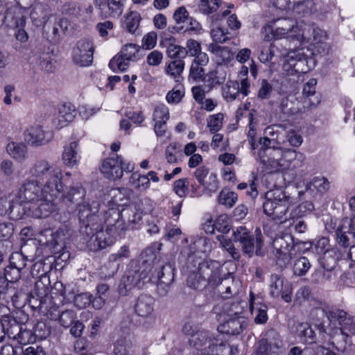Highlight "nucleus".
<instances>
[{
  "label": "nucleus",
  "instance_id": "1",
  "mask_svg": "<svg viewBox=\"0 0 355 355\" xmlns=\"http://www.w3.org/2000/svg\"><path fill=\"white\" fill-rule=\"evenodd\" d=\"M187 284L195 290H201L207 285L218 288L224 298H230L239 293V282L235 280L232 273L222 275L220 263L216 261L200 262L196 270L191 271Z\"/></svg>",
  "mask_w": 355,
  "mask_h": 355
},
{
  "label": "nucleus",
  "instance_id": "2",
  "mask_svg": "<svg viewBox=\"0 0 355 355\" xmlns=\"http://www.w3.org/2000/svg\"><path fill=\"white\" fill-rule=\"evenodd\" d=\"M325 316L329 325L338 328L343 335L348 336L350 334H355V322L347 311L335 306H330L324 301L315 302L310 311L309 319L322 332L326 331L325 326L322 322Z\"/></svg>",
  "mask_w": 355,
  "mask_h": 355
},
{
  "label": "nucleus",
  "instance_id": "3",
  "mask_svg": "<svg viewBox=\"0 0 355 355\" xmlns=\"http://www.w3.org/2000/svg\"><path fill=\"white\" fill-rule=\"evenodd\" d=\"M64 185L62 182L58 184L56 192L46 193L38 199L34 203L32 214L37 218H47L57 210V205L55 200L61 194V200L64 202L70 204L78 202L85 196V191L80 183L73 184L67 191H64Z\"/></svg>",
  "mask_w": 355,
  "mask_h": 355
},
{
  "label": "nucleus",
  "instance_id": "4",
  "mask_svg": "<svg viewBox=\"0 0 355 355\" xmlns=\"http://www.w3.org/2000/svg\"><path fill=\"white\" fill-rule=\"evenodd\" d=\"M49 180L41 183L38 180L31 178H26L20 186L17 196L19 203H34L46 193L53 195L56 192L58 184L60 182V173L55 170Z\"/></svg>",
  "mask_w": 355,
  "mask_h": 355
},
{
  "label": "nucleus",
  "instance_id": "5",
  "mask_svg": "<svg viewBox=\"0 0 355 355\" xmlns=\"http://www.w3.org/2000/svg\"><path fill=\"white\" fill-rule=\"evenodd\" d=\"M183 331L189 335V345L198 351L196 355H203L208 352L220 351L225 347L227 343L223 342L222 335L218 334L216 337L211 338L209 334L205 330L195 331L189 324H185L183 327Z\"/></svg>",
  "mask_w": 355,
  "mask_h": 355
},
{
  "label": "nucleus",
  "instance_id": "6",
  "mask_svg": "<svg viewBox=\"0 0 355 355\" xmlns=\"http://www.w3.org/2000/svg\"><path fill=\"white\" fill-rule=\"evenodd\" d=\"M128 269L122 276L118 286V292L121 296H126L135 287L140 288L148 277L151 272V263L148 261H141L134 268Z\"/></svg>",
  "mask_w": 355,
  "mask_h": 355
},
{
  "label": "nucleus",
  "instance_id": "7",
  "mask_svg": "<svg viewBox=\"0 0 355 355\" xmlns=\"http://www.w3.org/2000/svg\"><path fill=\"white\" fill-rule=\"evenodd\" d=\"M289 205V197L279 189L270 190L265 193L263 211L274 220L282 218L288 211Z\"/></svg>",
  "mask_w": 355,
  "mask_h": 355
},
{
  "label": "nucleus",
  "instance_id": "8",
  "mask_svg": "<svg viewBox=\"0 0 355 355\" xmlns=\"http://www.w3.org/2000/svg\"><path fill=\"white\" fill-rule=\"evenodd\" d=\"M290 18H278L269 21L262 27L261 33L264 41L279 40L286 36L292 37L296 33L297 26Z\"/></svg>",
  "mask_w": 355,
  "mask_h": 355
},
{
  "label": "nucleus",
  "instance_id": "9",
  "mask_svg": "<svg viewBox=\"0 0 355 355\" xmlns=\"http://www.w3.org/2000/svg\"><path fill=\"white\" fill-rule=\"evenodd\" d=\"M155 256L153 252L150 254L148 259H143V261H148L153 267L149 277L146 280L157 282L158 289H163L162 294L165 295L174 280V267L170 263L162 265L159 261L155 262Z\"/></svg>",
  "mask_w": 355,
  "mask_h": 355
},
{
  "label": "nucleus",
  "instance_id": "10",
  "mask_svg": "<svg viewBox=\"0 0 355 355\" xmlns=\"http://www.w3.org/2000/svg\"><path fill=\"white\" fill-rule=\"evenodd\" d=\"M298 245L294 243L291 234L285 233L277 236L272 242L277 263L281 268L286 267L290 261L297 255Z\"/></svg>",
  "mask_w": 355,
  "mask_h": 355
},
{
  "label": "nucleus",
  "instance_id": "11",
  "mask_svg": "<svg viewBox=\"0 0 355 355\" xmlns=\"http://www.w3.org/2000/svg\"><path fill=\"white\" fill-rule=\"evenodd\" d=\"M98 209L99 203L97 202H93L91 205L87 202L78 205L80 232L83 236H89L93 232L94 226L96 225V229L101 226V224H98L99 218L96 215Z\"/></svg>",
  "mask_w": 355,
  "mask_h": 355
},
{
  "label": "nucleus",
  "instance_id": "12",
  "mask_svg": "<svg viewBox=\"0 0 355 355\" xmlns=\"http://www.w3.org/2000/svg\"><path fill=\"white\" fill-rule=\"evenodd\" d=\"M274 159L281 170H295L302 166L304 155L295 150L276 148L274 150Z\"/></svg>",
  "mask_w": 355,
  "mask_h": 355
},
{
  "label": "nucleus",
  "instance_id": "13",
  "mask_svg": "<svg viewBox=\"0 0 355 355\" xmlns=\"http://www.w3.org/2000/svg\"><path fill=\"white\" fill-rule=\"evenodd\" d=\"M94 45L92 41L83 38L77 42L73 49V60L81 67L89 66L93 61Z\"/></svg>",
  "mask_w": 355,
  "mask_h": 355
},
{
  "label": "nucleus",
  "instance_id": "14",
  "mask_svg": "<svg viewBox=\"0 0 355 355\" xmlns=\"http://www.w3.org/2000/svg\"><path fill=\"white\" fill-rule=\"evenodd\" d=\"M101 226L96 229L94 226L93 232L89 236H84L85 240L87 242V247L92 251H98L105 249L113 243L112 237L109 230H103V223H99Z\"/></svg>",
  "mask_w": 355,
  "mask_h": 355
},
{
  "label": "nucleus",
  "instance_id": "15",
  "mask_svg": "<svg viewBox=\"0 0 355 355\" xmlns=\"http://www.w3.org/2000/svg\"><path fill=\"white\" fill-rule=\"evenodd\" d=\"M306 58L302 49H297L288 52L283 69L290 75L294 73H303L307 71Z\"/></svg>",
  "mask_w": 355,
  "mask_h": 355
},
{
  "label": "nucleus",
  "instance_id": "16",
  "mask_svg": "<svg viewBox=\"0 0 355 355\" xmlns=\"http://www.w3.org/2000/svg\"><path fill=\"white\" fill-rule=\"evenodd\" d=\"M126 0H94L95 8L104 18L119 17L123 12Z\"/></svg>",
  "mask_w": 355,
  "mask_h": 355
},
{
  "label": "nucleus",
  "instance_id": "17",
  "mask_svg": "<svg viewBox=\"0 0 355 355\" xmlns=\"http://www.w3.org/2000/svg\"><path fill=\"white\" fill-rule=\"evenodd\" d=\"M59 170L60 173V182H62L63 174L60 167H55L51 163L44 159H39L35 160L28 169V174L31 178L40 180L44 179L49 180L53 175V171Z\"/></svg>",
  "mask_w": 355,
  "mask_h": 355
},
{
  "label": "nucleus",
  "instance_id": "18",
  "mask_svg": "<svg viewBox=\"0 0 355 355\" xmlns=\"http://www.w3.org/2000/svg\"><path fill=\"white\" fill-rule=\"evenodd\" d=\"M143 216L142 210L136 205H129L122 209L123 226L121 230L136 229L139 227Z\"/></svg>",
  "mask_w": 355,
  "mask_h": 355
},
{
  "label": "nucleus",
  "instance_id": "19",
  "mask_svg": "<svg viewBox=\"0 0 355 355\" xmlns=\"http://www.w3.org/2000/svg\"><path fill=\"white\" fill-rule=\"evenodd\" d=\"M26 24L23 13L18 8L6 9L0 5V28L6 24L8 27H21Z\"/></svg>",
  "mask_w": 355,
  "mask_h": 355
},
{
  "label": "nucleus",
  "instance_id": "20",
  "mask_svg": "<svg viewBox=\"0 0 355 355\" xmlns=\"http://www.w3.org/2000/svg\"><path fill=\"white\" fill-rule=\"evenodd\" d=\"M246 325V319L236 313L228 315V318L218 327V330L222 334L238 335Z\"/></svg>",
  "mask_w": 355,
  "mask_h": 355
},
{
  "label": "nucleus",
  "instance_id": "21",
  "mask_svg": "<svg viewBox=\"0 0 355 355\" xmlns=\"http://www.w3.org/2000/svg\"><path fill=\"white\" fill-rule=\"evenodd\" d=\"M270 295L273 298L281 296L285 302L292 300V289L289 285H284V280L278 275L270 276Z\"/></svg>",
  "mask_w": 355,
  "mask_h": 355
},
{
  "label": "nucleus",
  "instance_id": "22",
  "mask_svg": "<svg viewBox=\"0 0 355 355\" xmlns=\"http://www.w3.org/2000/svg\"><path fill=\"white\" fill-rule=\"evenodd\" d=\"M101 171L104 177L110 180H119L122 178L120 156L114 155L104 159L102 162Z\"/></svg>",
  "mask_w": 355,
  "mask_h": 355
},
{
  "label": "nucleus",
  "instance_id": "23",
  "mask_svg": "<svg viewBox=\"0 0 355 355\" xmlns=\"http://www.w3.org/2000/svg\"><path fill=\"white\" fill-rule=\"evenodd\" d=\"M262 301V299L257 297L254 293H250L249 308L251 313L254 315L256 324H264L268 320V306Z\"/></svg>",
  "mask_w": 355,
  "mask_h": 355
},
{
  "label": "nucleus",
  "instance_id": "24",
  "mask_svg": "<svg viewBox=\"0 0 355 355\" xmlns=\"http://www.w3.org/2000/svg\"><path fill=\"white\" fill-rule=\"evenodd\" d=\"M103 217V221H102V219H99L98 223H102L103 227L104 225L106 226L109 231H112L113 229L119 232L122 231V210L120 211L117 208H110L105 211Z\"/></svg>",
  "mask_w": 355,
  "mask_h": 355
},
{
  "label": "nucleus",
  "instance_id": "25",
  "mask_svg": "<svg viewBox=\"0 0 355 355\" xmlns=\"http://www.w3.org/2000/svg\"><path fill=\"white\" fill-rule=\"evenodd\" d=\"M76 116V108L70 103L62 105L58 109V114L53 119V125L58 129L67 126L71 122Z\"/></svg>",
  "mask_w": 355,
  "mask_h": 355
},
{
  "label": "nucleus",
  "instance_id": "26",
  "mask_svg": "<svg viewBox=\"0 0 355 355\" xmlns=\"http://www.w3.org/2000/svg\"><path fill=\"white\" fill-rule=\"evenodd\" d=\"M25 140L31 146H41L49 142V139L40 125H33L25 132Z\"/></svg>",
  "mask_w": 355,
  "mask_h": 355
},
{
  "label": "nucleus",
  "instance_id": "27",
  "mask_svg": "<svg viewBox=\"0 0 355 355\" xmlns=\"http://www.w3.org/2000/svg\"><path fill=\"white\" fill-rule=\"evenodd\" d=\"M209 174V169L206 166L198 167L193 173L194 177L198 183L204 186L210 191L215 192L218 188V180L216 174L211 173L209 176V182H206L205 179Z\"/></svg>",
  "mask_w": 355,
  "mask_h": 355
},
{
  "label": "nucleus",
  "instance_id": "28",
  "mask_svg": "<svg viewBox=\"0 0 355 355\" xmlns=\"http://www.w3.org/2000/svg\"><path fill=\"white\" fill-rule=\"evenodd\" d=\"M141 21L140 13L136 10L130 11L124 15L121 21L123 30L128 33L135 34L139 27Z\"/></svg>",
  "mask_w": 355,
  "mask_h": 355
},
{
  "label": "nucleus",
  "instance_id": "29",
  "mask_svg": "<svg viewBox=\"0 0 355 355\" xmlns=\"http://www.w3.org/2000/svg\"><path fill=\"white\" fill-rule=\"evenodd\" d=\"M154 298L148 295H140L135 304V311L141 317L149 316L154 310Z\"/></svg>",
  "mask_w": 355,
  "mask_h": 355
},
{
  "label": "nucleus",
  "instance_id": "30",
  "mask_svg": "<svg viewBox=\"0 0 355 355\" xmlns=\"http://www.w3.org/2000/svg\"><path fill=\"white\" fill-rule=\"evenodd\" d=\"M80 159L78 144L76 141H71L64 147L62 160L66 166L73 167L78 164Z\"/></svg>",
  "mask_w": 355,
  "mask_h": 355
},
{
  "label": "nucleus",
  "instance_id": "31",
  "mask_svg": "<svg viewBox=\"0 0 355 355\" xmlns=\"http://www.w3.org/2000/svg\"><path fill=\"white\" fill-rule=\"evenodd\" d=\"M208 49L215 55L218 64H227L234 58V53L228 47L211 43Z\"/></svg>",
  "mask_w": 355,
  "mask_h": 355
},
{
  "label": "nucleus",
  "instance_id": "32",
  "mask_svg": "<svg viewBox=\"0 0 355 355\" xmlns=\"http://www.w3.org/2000/svg\"><path fill=\"white\" fill-rule=\"evenodd\" d=\"M54 21L51 23V21H46L44 25V31L47 35V37L51 41H56L60 38V31H64L67 26L63 27V23L64 22V19L57 20L54 17Z\"/></svg>",
  "mask_w": 355,
  "mask_h": 355
},
{
  "label": "nucleus",
  "instance_id": "33",
  "mask_svg": "<svg viewBox=\"0 0 355 355\" xmlns=\"http://www.w3.org/2000/svg\"><path fill=\"white\" fill-rule=\"evenodd\" d=\"M31 18L37 26H43L50 19L48 6L44 3H36L31 12Z\"/></svg>",
  "mask_w": 355,
  "mask_h": 355
},
{
  "label": "nucleus",
  "instance_id": "34",
  "mask_svg": "<svg viewBox=\"0 0 355 355\" xmlns=\"http://www.w3.org/2000/svg\"><path fill=\"white\" fill-rule=\"evenodd\" d=\"M279 107L282 113L286 115H294L300 112V103L293 96H284L280 102Z\"/></svg>",
  "mask_w": 355,
  "mask_h": 355
},
{
  "label": "nucleus",
  "instance_id": "35",
  "mask_svg": "<svg viewBox=\"0 0 355 355\" xmlns=\"http://www.w3.org/2000/svg\"><path fill=\"white\" fill-rule=\"evenodd\" d=\"M322 33L321 30L318 28L314 27L313 25H304V27L301 29L296 30V33H294L291 35L292 37H296L297 40L301 38L304 41H310L313 39V40L316 41L318 35L320 33Z\"/></svg>",
  "mask_w": 355,
  "mask_h": 355
},
{
  "label": "nucleus",
  "instance_id": "36",
  "mask_svg": "<svg viewBox=\"0 0 355 355\" xmlns=\"http://www.w3.org/2000/svg\"><path fill=\"white\" fill-rule=\"evenodd\" d=\"M8 153L19 162H24L27 157V147L21 143L10 142L6 146Z\"/></svg>",
  "mask_w": 355,
  "mask_h": 355
},
{
  "label": "nucleus",
  "instance_id": "37",
  "mask_svg": "<svg viewBox=\"0 0 355 355\" xmlns=\"http://www.w3.org/2000/svg\"><path fill=\"white\" fill-rule=\"evenodd\" d=\"M135 346L125 338H119L114 345V354L115 355H132Z\"/></svg>",
  "mask_w": 355,
  "mask_h": 355
},
{
  "label": "nucleus",
  "instance_id": "38",
  "mask_svg": "<svg viewBox=\"0 0 355 355\" xmlns=\"http://www.w3.org/2000/svg\"><path fill=\"white\" fill-rule=\"evenodd\" d=\"M330 183L326 178L315 177L306 185V189L311 191H315L320 194L325 193L329 189Z\"/></svg>",
  "mask_w": 355,
  "mask_h": 355
},
{
  "label": "nucleus",
  "instance_id": "39",
  "mask_svg": "<svg viewBox=\"0 0 355 355\" xmlns=\"http://www.w3.org/2000/svg\"><path fill=\"white\" fill-rule=\"evenodd\" d=\"M205 87L211 90L216 85L223 84L225 81V75L216 71H212L206 74L203 78Z\"/></svg>",
  "mask_w": 355,
  "mask_h": 355
},
{
  "label": "nucleus",
  "instance_id": "40",
  "mask_svg": "<svg viewBox=\"0 0 355 355\" xmlns=\"http://www.w3.org/2000/svg\"><path fill=\"white\" fill-rule=\"evenodd\" d=\"M9 336H12L14 339L17 340L21 344L26 345L31 340V331L23 329L18 324H15L11 327Z\"/></svg>",
  "mask_w": 355,
  "mask_h": 355
},
{
  "label": "nucleus",
  "instance_id": "41",
  "mask_svg": "<svg viewBox=\"0 0 355 355\" xmlns=\"http://www.w3.org/2000/svg\"><path fill=\"white\" fill-rule=\"evenodd\" d=\"M313 5L311 0H293L291 10L296 15H306L312 12Z\"/></svg>",
  "mask_w": 355,
  "mask_h": 355
},
{
  "label": "nucleus",
  "instance_id": "42",
  "mask_svg": "<svg viewBox=\"0 0 355 355\" xmlns=\"http://www.w3.org/2000/svg\"><path fill=\"white\" fill-rule=\"evenodd\" d=\"M237 200V193L230 191L227 189H222L218 196V203L227 208H232L236 204Z\"/></svg>",
  "mask_w": 355,
  "mask_h": 355
},
{
  "label": "nucleus",
  "instance_id": "43",
  "mask_svg": "<svg viewBox=\"0 0 355 355\" xmlns=\"http://www.w3.org/2000/svg\"><path fill=\"white\" fill-rule=\"evenodd\" d=\"M239 94V84L237 81L227 82L222 91L223 98L228 102L234 101Z\"/></svg>",
  "mask_w": 355,
  "mask_h": 355
},
{
  "label": "nucleus",
  "instance_id": "44",
  "mask_svg": "<svg viewBox=\"0 0 355 355\" xmlns=\"http://www.w3.org/2000/svg\"><path fill=\"white\" fill-rule=\"evenodd\" d=\"M297 333L300 339L306 343H313L315 341V334L308 323H301L297 328Z\"/></svg>",
  "mask_w": 355,
  "mask_h": 355
},
{
  "label": "nucleus",
  "instance_id": "45",
  "mask_svg": "<svg viewBox=\"0 0 355 355\" xmlns=\"http://www.w3.org/2000/svg\"><path fill=\"white\" fill-rule=\"evenodd\" d=\"M129 182L135 188L140 191H145L150 187V180L148 176L141 175L139 173H132Z\"/></svg>",
  "mask_w": 355,
  "mask_h": 355
},
{
  "label": "nucleus",
  "instance_id": "46",
  "mask_svg": "<svg viewBox=\"0 0 355 355\" xmlns=\"http://www.w3.org/2000/svg\"><path fill=\"white\" fill-rule=\"evenodd\" d=\"M69 236L70 229L67 225H62L58 230L53 231L54 249L58 245L62 248Z\"/></svg>",
  "mask_w": 355,
  "mask_h": 355
},
{
  "label": "nucleus",
  "instance_id": "47",
  "mask_svg": "<svg viewBox=\"0 0 355 355\" xmlns=\"http://www.w3.org/2000/svg\"><path fill=\"white\" fill-rule=\"evenodd\" d=\"M140 46L135 44H128L124 45L120 53L123 55V57L125 58L126 60L130 61H137L139 60V51Z\"/></svg>",
  "mask_w": 355,
  "mask_h": 355
},
{
  "label": "nucleus",
  "instance_id": "48",
  "mask_svg": "<svg viewBox=\"0 0 355 355\" xmlns=\"http://www.w3.org/2000/svg\"><path fill=\"white\" fill-rule=\"evenodd\" d=\"M319 262L322 268L336 269L337 265L336 251L334 250L326 251L319 258Z\"/></svg>",
  "mask_w": 355,
  "mask_h": 355
},
{
  "label": "nucleus",
  "instance_id": "49",
  "mask_svg": "<svg viewBox=\"0 0 355 355\" xmlns=\"http://www.w3.org/2000/svg\"><path fill=\"white\" fill-rule=\"evenodd\" d=\"M223 3L221 0H200L198 8L202 13L209 15L216 12Z\"/></svg>",
  "mask_w": 355,
  "mask_h": 355
},
{
  "label": "nucleus",
  "instance_id": "50",
  "mask_svg": "<svg viewBox=\"0 0 355 355\" xmlns=\"http://www.w3.org/2000/svg\"><path fill=\"white\" fill-rule=\"evenodd\" d=\"M184 67V62L182 60H175L173 62H171L166 69V72L168 75H170L174 78H176V81L179 82L180 77V73L182 72Z\"/></svg>",
  "mask_w": 355,
  "mask_h": 355
},
{
  "label": "nucleus",
  "instance_id": "51",
  "mask_svg": "<svg viewBox=\"0 0 355 355\" xmlns=\"http://www.w3.org/2000/svg\"><path fill=\"white\" fill-rule=\"evenodd\" d=\"M37 239L41 245H45L54 249L53 230L51 228L42 230L37 234Z\"/></svg>",
  "mask_w": 355,
  "mask_h": 355
},
{
  "label": "nucleus",
  "instance_id": "52",
  "mask_svg": "<svg viewBox=\"0 0 355 355\" xmlns=\"http://www.w3.org/2000/svg\"><path fill=\"white\" fill-rule=\"evenodd\" d=\"M217 239L220 241V246L227 250L231 257L234 260H239L241 257L240 252L235 248L230 239L225 238L224 236H218Z\"/></svg>",
  "mask_w": 355,
  "mask_h": 355
},
{
  "label": "nucleus",
  "instance_id": "53",
  "mask_svg": "<svg viewBox=\"0 0 355 355\" xmlns=\"http://www.w3.org/2000/svg\"><path fill=\"white\" fill-rule=\"evenodd\" d=\"M130 60H126L125 58L123 57L121 53L115 57H114L109 62L110 68L115 71L116 70L123 71L127 69L129 65Z\"/></svg>",
  "mask_w": 355,
  "mask_h": 355
},
{
  "label": "nucleus",
  "instance_id": "54",
  "mask_svg": "<svg viewBox=\"0 0 355 355\" xmlns=\"http://www.w3.org/2000/svg\"><path fill=\"white\" fill-rule=\"evenodd\" d=\"M311 267L309 259L305 257H302L295 261L293 266V272L295 275H304Z\"/></svg>",
  "mask_w": 355,
  "mask_h": 355
},
{
  "label": "nucleus",
  "instance_id": "55",
  "mask_svg": "<svg viewBox=\"0 0 355 355\" xmlns=\"http://www.w3.org/2000/svg\"><path fill=\"white\" fill-rule=\"evenodd\" d=\"M169 119V111L164 104H159L155 107L153 114V120L155 122L167 121Z\"/></svg>",
  "mask_w": 355,
  "mask_h": 355
},
{
  "label": "nucleus",
  "instance_id": "56",
  "mask_svg": "<svg viewBox=\"0 0 355 355\" xmlns=\"http://www.w3.org/2000/svg\"><path fill=\"white\" fill-rule=\"evenodd\" d=\"M189 182L188 178H184L175 180L173 183V191L180 198L187 196L189 191Z\"/></svg>",
  "mask_w": 355,
  "mask_h": 355
},
{
  "label": "nucleus",
  "instance_id": "57",
  "mask_svg": "<svg viewBox=\"0 0 355 355\" xmlns=\"http://www.w3.org/2000/svg\"><path fill=\"white\" fill-rule=\"evenodd\" d=\"M251 236L250 231L243 226L238 227L233 231L232 238L234 242L240 243L241 245L243 244Z\"/></svg>",
  "mask_w": 355,
  "mask_h": 355
},
{
  "label": "nucleus",
  "instance_id": "58",
  "mask_svg": "<svg viewBox=\"0 0 355 355\" xmlns=\"http://www.w3.org/2000/svg\"><path fill=\"white\" fill-rule=\"evenodd\" d=\"M223 114L218 113L216 114L211 115L207 121V125L211 133L218 132L223 125Z\"/></svg>",
  "mask_w": 355,
  "mask_h": 355
},
{
  "label": "nucleus",
  "instance_id": "59",
  "mask_svg": "<svg viewBox=\"0 0 355 355\" xmlns=\"http://www.w3.org/2000/svg\"><path fill=\"white\" fill-rule=\"evenodd\" d=\"M166 48V54L171 58L176 60H182L185 58L186 51L183 46L176 45L175 44H171Z\"/></svg>",
  "mask_w": 355,
  "mask_h": 355
},
{
  "label": "nucleus",
  "instance_id": "60",
  "mask_svg": "<svg viewBox=\"0 0 355 355\" xmlns=\"http://www.w3.org/2000/svg\"><path fill=\"white\" fill-rule=\"evenodd\" d=\"M46 265L43 262L35 263L31 270V274L33 277L38 278L40 280L47 279L49 280V277L47 275L48 270L45 268Z\"/></svg>",
  "mask_w": 355,
  "mask_h": 355
},
{
  "label": "nucleus",
  "instance_id": "61",
  "mask_svg": "<svg viewBox=\"0 0 355 355\" xmlns=\"http://www.w3.org/2000/svg\"><path fill=\"white\" fill-rule=\"evenodd\" d=\"M92 295L89 293H82L75 295L73 303L78 309H85L91 304Z\"/></svg>",
  "mask_w": 355,
  "mask_h": 355
},
{
  "label": "nucleus",
  "instance_id": "62",
  "mask_svg": "<svg viewBox=\"0 0 355 355\" xmlns=\"http://www.w3.org/2000/svg\"><path fill=\"white\" fill-rule=\"evenodd\" d=\"M76 319V315L73 310H66L60 315L59 321L64 327H69Z\"/></svg>",
  "mask_w": 355,
  "mask_h": 355
},
{
  "label": "nucleus",
  "instance_id": "63",
  "mask_svg": "<svg viewBox=\"0 0 355 355\" xmlns=\"http://www.w3.org/2000/svg\"><path fill=\"white\" fill-rule=\"evenodd\" d=\"M34 334L38 339L43 340L51 334V328L45 322L40 321L35 324Z\"/></svg>",
  "mask_w": 355,
  "mask_h": 355
},
{
  "label": "nucleus",
  "instance_id": "64",
  "mask_svg": "<svg viewBox=\"0 0 355 355\" xmlns=\"http://www.w3.org/2000/svg\"><path fill=\"white\" fill-rule=\"evenodd\" d=\"M274 45L270 44L269 46H262L259 55V60L262 63H268L270 62L274 57Z\"/></svg>",
  "mask_w": 355,
  "mask_h": 355
}]
</instances>
